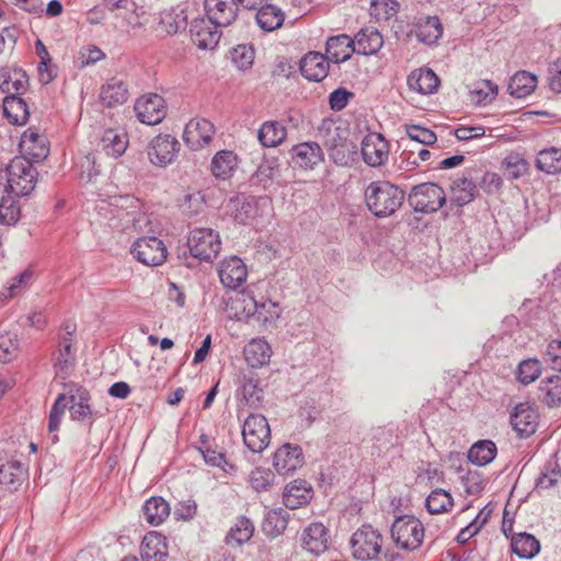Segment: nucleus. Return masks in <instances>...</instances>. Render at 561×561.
I'll use <instances>...</instances> for the list:
<instances>
[{
    "label": "nucleus",
    "mask_w": 561,
    "mask_h": 561,
    "mask_svg": "<svg viewBox=\"0 0 561 561\" xmlns=\"http://www.w3.org/2000/svg\"><path fill=\"white\" fill-rule=\"evenodd\" d=\"M404 199V191L389 181H374L365 190L366 206L377 218L394 215Z\"/></svg>",
    "instance_id": "obj_1"
},
{
    "label": "nucleus",
    "mask_w": 561,
    "mask_h": 561,
    "mask_svg": "<svg viewBox=\"0 0 561 561\" xmlns=\"http://www.w3.org/2000/svg\"><path fill=\"white\" fill-rule=\"evenodd\" d=\"M38 172L24 157H15L7 167V192L15 196L30 195L37 183Z\"/></svg>",
    "instance_id": "obj_2"
},
{
    "label": "nucleus",
    "mask_w": 561,
    "mask_h": 561,
    "mask_svg": "<svg viewBox=\"0 0 561 561\" xmlns=\"http://www.w3.org/2000/svg\"><path fill=\"white\" fill-rule=\"evenodd\" d=\"M383 537L371 525H363L350 539L352 557L357 561H377L382 553Z\"/></svg>",
    "instance_id": "obj_3"
},
{
    "label": "nucleus",
    "mask_w": 561,
    "mask_h": 561,
    "mask_svg": "<svg viewBox=\"0 0 561 561\" xmlns=\"http://www.w3.org/2000/svg\"><path fill=\"white\" fill-rule=\"evenodd\" d=\"M393 543L401 550L414 551L421 547L424 539V526L413 515L396 517L390 528Z\"/></svg>",
    "instance_id": "obj_4"
},
{
    "label": "nucleus",
    "mask_w": 561,
    "mask_h": 561,
    "mask_svg": "<svg viewBox=\"0 0 561 561\" xmlns=\"http://www.w3.org/2000/svg\"><path fill=\"white\" fill-rule=\"evenodd\" d=\"M408 202L415 213L431 214L445 204L446 195L439 185L422 183L411 190Z\"/></svg>",
    "instance_id": "obj_5"
},
{
    "label": "nucleus",
    "mask_w": 561,
    "mask_h": 561,
    "mask_svg": "<svg viewBox=\"0 0 561 561\" xmlns=\"http://www.w3.org/2000/svg\"><path fill=\"white\" fill-rule=\"evenodd\" d=\"M187 247L192 256L209 262L215 259L220 249L219 233L210 228H195L190 232Z\"/></svg>",
    "instance_id": "obj_6"
},
{
    "label": "nucleus",
    "mask_w": 561,
    "mask_h": 561,
    "mask_svg": "<svg viewBox=\"0 0 561 561\" xmlns=\"http://www.w3.org/2000/svg\"><path fill=\"white\" fill-rule=\"evenodd\" d=\"M325 135L323 145L327 148L330 158L341 165L347 164L353 160V154L356 153V146L348 141L347 130L334 124H329L325 127Z\"/></svg>",
    "instance_id": "obj_7"
},
{
    "label": "nucleus",
    "mask_w": 561,
    "mask_h": 561,
    "mask_svg": "<svg viewBox=\"0 0 561 561\" xmlns=\"http://www.w3.org/2000/svg\"><path fill=\"white\" fill-rule=\"evenodd\" d=\"M242 437L244 445L252 453L263 451L270 444L271 430L262 414H250L243 422Z\"/></svg>",
    "instance_id": "obj_8"
},
{
    "label": "nucleus",
    "mask_w": 561,
    "mask_h": 561,
    "mask_svg": "<svg viewBox=\"0 0 561 561\" xmlns=\"http://www.w3.org/2000/svg\"><path fill=\"white\" fill-rule=\"evenodd\" d=\"M134 257L148 266L161 265L167 260V248L157 237H141L131 245Z\"/></svg>",
    "instance_id": "obj_9"
},
{
    "label": "nucleus",
    "mask_w": 561,
    "mask_h": 561,
    "mask_svg": "<svg viewBox=\"0 0 561 561\" xmlns=\"http://www.w3.org/2000/svg\"><path fill=\"white\" fill-rule=\"evenodd\" d=\"M219 28L221 26L207 16L196 18L190 25V35L199 49H214L221 37Z\"/></svg>",
    "instance_id": "obj_10"
},
{
    "label": "nucleus",
    "mask_w": 561,
    "mask_h": 561,
    "mask_svg": "<svg viewBox=\"0 0 561 561\" xmlns=\"http://www.w3.org/2000/svg\"><path fill=\"white\" fill-rule=\"evenodd\" d=\"M360 152L366 164L381 167L388 160L389 144L381 134L368 133L362 140Z\"/></svg>",
    "instance_id": "obj_11"
},
{
    "label": "nucleus",
    "mask_w": 561,
    "mask_h": 561,
    "mask_svg": "<svg viewBox=\"0 0 561 561\" xmlns=\"http://www.w3.org/2000/svg\"><path fill=\"white\" fill-rule=\"evenodd\" d=\"M135 112L138 119L147 125H157L167 115L164 100L156 93L139 98L135 104Z\"/></svg>",
    "instance_id": "obj_12"
},
{
    "label": "nucleus",
    "mask_w": 561,
    "mask_h": 561,
    "mask_svg": "<svg viewBox=\"0 0 561 561\" xmlns=\"http://www.w3.org/2000/svg\"><path fill=\"white\" fill-rule=\"evenodd\" d=\"M8 454L0 450V488L8 492L16 491L27 477V471L18 460H7Z\"/></svg>",
    "instance_id": "obj_13"
},
{
    "label": "nucleus",
    "mask_w": 561,
    "mask_h": 561,
    "mask_svg": "<svg viewBox=\"0 0 561 561\" xmlns=\"http://www.w3.org/2000/svg\"><path fill=\"white\" fill-rule=\"evenodd\" d=\"M180 148L179 141L170 135L154 137L148 148V158L156 165H167L173 161Z\"/></svg>",
    "instance_id": "obj_14"
},
{
    "label": "nucleus",
    "mask_w": 561,
    "mask_h": 561,
    "mask_svg": "<svg viewBox=\"0 0 561 561\" xmlns=\"http://www.w3.org/2000/svg\"><path fill=\"white\" fill-rule=\"evenodd\" d=\"M290 158L295 167L312 170L324 160V153L318 142L305 141L291 147Z\"/></svg>",
    "instance_id": "obj_15"
},
{
    "label": "nucleus",
    "mask_w": 561,
    "mask_h": 561,
    "mask_svg": "<svg viewBox=\"0 0 561 561\" xmlns=\"http://www.w3.org/2000/svg\"><path fill=\"white\" fill-rule=\"evenodd\" d=\"M214 134L215 127L211 122L194 118L186 124L183 139L193 150H198L211 141Z\"/></svg>",
    "instance_id": "obj_16"
},
{
    "label": "nucleus",
    "mask_w": 561,
    "mask_h": 561,
    "mask_svg": "<svg viewBox=\"0 0 561 561\" xmlns=\"http://www.w3.org/2000/svg\"><path fill=\"white\" fill-rule=\"evenodd\" d=\"M237 0H205L204 9L206 16L221 27L231 25L238 16Z\"/></svg>",
    "instance_id": "obj_17"
},
{
    "label": "nucleus",
    "mask_w": 561,
    "mask_h": 561,
    "mask_svg": "<svg viewBox=\"0 0 561 561\" xmlns=\"http://www.w3.org/2000/svg\"><path fill=\"white\" fill-rule=\"evenodd\" d=\"M76 363V350L73 339L59 336L57 350L53 353V366L56 376L66 379L69 377Z\"/></svg>",
    "instance_id": "obj_18"
},
{
    "label": "nucleus",
    "mask_w": 561,
    "mask_h": 561,
    "mask_svg": "<svg viewBox=\"0 0 561 561\" xmlns=\"http://www.w3.org/2000/svg\"><path fill=\"white\" fill-rule=\"evenodd\" d=\"M304 463L302 450L298 445L285 444L273 457L275 470L283 476L294 473Z\"/></svg>",
    "instance_id": "obj_19"
},
{
    "label": "nucleus",
    "mask_w": 561,
    "mask_h": 561,
    "mask_svg": "<svg viewBox=\"0 0 561 561\" xmlns=\"http://www.w3.org/2000/svg\"><path fill=\"white\" fill-rule=\"evenodd\" d=\"M218 275L226 288L237 289L247 280L248 271L240 257L230 256L221 261Z\"/></svg>",
    "instance_id": "obj_20"
},
{
    "label": "nucleus",
    "mask_w": 561,
    "mask_h": 561,
    "mask_svg": "<svg viewBox=\"0 0 561 561\" xmlns=\"http://www.w3.org/2000/svg\"><path fill=\"white\" fill-rule=\"evenodd\" d=\"M538 413L527 402L519 403L511 413V424L520 437H529L538 426Z\"/></svg>",
    "instance_id": "obj_21"
},
{
    "label": "nucleus",
    "mask_w": 561,
    "mask_h": 561,
    "mask_svg": "<svg viewBox=\"0 0 561 561\" xmlns=\"http://www.w3.org/2000/svg\"><path fill=\"white\" fill-rule=\"evenodd\" d=\"M328 55L309 51L299 64L301 75L309 81L320 82L327 78L330 68Z\"/></svg>",
    "instance_id": "obj_22"
},
{
    "label": "nucleus",
    "mask_w": 561,
    "mask_h": 561,
    "mask_svg": "<svg viewBox=\"0 0 561 561\" xmlns=\"http://www.w3.org/2000/svg\"><path fill=\"white\" fill-rule=\"evenodd\" d=\"M302 548L312 554L323 553L330 543V534L322 523H311L301 535Z\"/></svg>",
    "instance_id": "obj_23"
},
{
    "label": "nucleus",
    "mask_w": 561,
    "mask_h": 561,
    "mask_svg": "<svg viewBox=\"0 0 561 561\" xmlns=\"http://www.w3.org/2000/svg\"><path fill=\"white\" fill-rule=\"evenodd\" d=\"M473 170H466L460 178H457L451 188V201L459 207L471 203L478 193Z\"/></svg>",
    "instance_id": "obj_24"
},
{
    "label": "nucleus",
    "mask_w": 561,
    "mask_h": 561,
    "mask_svg": "<svg viewBox=\"0 0 561 561\" xmlns=\"http://www.w3.org/2000/svg\"><path fill=\"white\" fill-rule=\"evenodd\" d=\"M140 556L142 561H167L165 537L157 531L147 533L141 541Z\"/></svg>",
    "instance_id": "obj_25"
},
{
    "label": "nucleus",
    "mask_w": 561,
    "mask_h": 561,
    "mask_svg": "<svg viewBox=\"0 0 561 561\" xmlns=\"http://www.w3.org/2000/svg\"><path fill=\"white\" fill-rule=\"evenodd\" d=\"M28 88V77L22 69L0 68V91L10 94H23Z\"/></svg>",
    "instance_id": "obj_26"
},
{
    "label": "nucleus",
    "mask_w": 561,
    "mask_h": 561,
    "mask_svg": "<svg viewBox=\"0 0 561 561\" xmlns=\"http://www.w3.org/2000/svg\"><path fill=\"white\" fill-rule=\"evenodd\" d=\"M325 53L330 61L341 64L348 60L355 53V43L346 34L331 36L327 41Z\"/></svg>",
    "instance_id": "obj_27"
},
{
    "label": "nucleus",
    "mask_w": 561,
    "mask_h": 561,
    "mask_svg": "<svg viewBox=\"0 0 561 561\" xmlns=\"http://www.w3.org/2000/svg\"><path fill=\"white\" fill-rule=\"evenodd\" d=\"M353 41L358 55H375L383 45L382 35L373 26L363 27Z\"/></svg>",
    "instance_id": "obj_28"
},
{
    "label": "nucleus",
    "mask_w": 561,
    "mask_h": 561,
    "mask_svg": "<svg viewBox=\"0 0 561 561\" xmlns=\"http://www.w3.org/2000/svg\"><path fill=\"white\" fill-rule=\"evenodd\" d=\"M408 85L410 90L421 94H432L437 91L439 79L433 70L420 68L409 75Z\"/></svg>",
    "instance_id": "obj_29"
},
{
    "label": "nucleus",
    "mask_w": 561,
    "mask_h": 561,
    "mask_svg": "<svg viewBox=\"0 0 561 561\" xmlns=\"http://www.w3.org/2000/svg\"><path fill=\"white\" fill-rule=\"evenodd\" d=\"M311 495V485L307 481L298 479L286 485L283 500L286 507L295 510L308 503Z\"/></svg>",
    "instance_id": "obj_30"
},
{
    "label": "nucleus",
    "mask_w": 561,
    "mask_h": 561,
    "mask_svg": "<svg viewBox=\"0 0 561 561\" xmlns=\"http://www.w3.org/2000/svg\"><path fill=\"white\" fill-rule=\"evenodd\" d=\"M128 99L127 85L123 80L111 78L102 85L100 101L106 107L124 104Z\"/></svg>",
    "instance_id": "obj_31"
},
{
    "label": "nucleus",
    "mask_w": 561,
    "mask_h": 561,
    "mask_svg": "<svg viewBox=\"0 0 561 561\" xmlns=\"http://www.w3.org/2000/svg\"><path fill=\"white\" fill-rule=\"evenodd\" d=\"M243 354L251 367L259 368L270 363L272 348L264 339H253L245 345Z\"/></svg>",
    "instance_id": "obj_32"
},
{
    "label": "nucleus",
    "mask_w": 561,
    "mask_h": 561,
    "mask_svg": "<svg viewBox=\"0 0 561 561\" xmlns=\"http://www.w3.org/2000/svg\"><path fill=\"white\" fill-rule=\"evenodd\" d=\"M22 94H10L3 99V114L13 125H24L28 117V106Z\"/></svg>",
    "instance_id": "obj_33"
},
{
    "label": "nucleus",
    "mask_w": 561,
    "mask_h": 561,
    "mask_svg": "<svg viewBox=\"0 0 561 561\" xmlns=\"http://www.w3.org/2000/svg\"><path fill=\"white\" fill-rule=\"evenodd\" d=\"M259 27L264 32H273L279 28L285 21V13L275 4H260L255 14Z\"/></svg>",
    "instance_id": "obj_34"
},
{
    "label": "nucleus",
    "mask_w": 561,
    "mask_h": 561,
    "mask_svg": "<svg viewBox=\"0 0 561 561\" xmlns=\"http://www.w3.org/2000/svg\"><path fill=\"white\" fill-rule=\"evenodd\" d=\"M20 146L25 153L36 161L45 159L49 153L45 136L39 135L32 129L24 131L21 137Z\"/></svg>",
    "instance_id": "obj_35"
},
{
    "label": "nucleus",
    "mask_w": 561,
    "mask_h": 561,
    "mask_svg": "<svg viewBox=\"0 0 561 561\" xmlns=\"http://www.w3.org/2000/svg\"><path fill=\"white\" fill-rule=\"evenodd\" d=\"M170 512V505L162 496H151L142 506L145 519L151 526L161 525L169 517Z\"/></svg>",
    "instance_id": "obj_36"
},
{
    "label": "nucleus",
    "mask_w": 561,
    "mask_h": 561,
    "mask_svg": "<svg viewBox=\"0 0 561 561\" xmlns=\"http://www.w3.org/2000/svg\"><path fill=\"white\" fill-rule=\"evenodd\" d=\"M259 379L252 374L243 375L239 381V394L251 408L257 409L263 403V389L259 386Z\"/></svg>",
    "instance_id": "obj_37"
},
{
    "label": "nucleus",
    "mask_w": 561,
    "mask_h": 561,
    "mask_svg": "<svg viewBox=\"0 0 561 561\" xmlns=\"http://www.w3.org/2000/svg\"><path fill=\"white\" fill-rule=\"evenodd\" d=\"M116 215L124 220L123 229L129 225L136 228L142 215L139 213V201L130 196H121L116 199Z\"/></svg>",
    "instance_id": "obj_38"
},
{
    "label": "nucleus",
    "mask_w": 561,
    "mask_h": 561,
    "mask_svg": "<svg viewBox=\"0 0 561 561\" xmlns=\"http://www.w3.org/2000/svg\"><path fill=\"white\" fill-rule=\"evenodd\" d=\"M538 397L547 407H558L561 403V376L543 378L538 387Z\"/></svg>",
    "instance_id": "obj_39"
},
{
    "label": "nucleus",
    "mask_w": 561,
    "mask_h": 561,
    "mask_svg": "<svg viewBox=\"0 0 561 561\" xmlns=\"http://www.w3.org/2000/svg\"><path fill=\"white\" fill-rule=\"evenodd\" d=\"M101 144L107 156L118 158L127 149V134L123 129H106L101 138Z\"/></svg>",
    "instance_id": "obj_40"
},
{
    "label": "nucleus",
    "mask_w": 561,
    "mask_h": 561,
    "mask_svg": "<svg viewBox=\"0 0 561 561\" xmlns=\"http://www.w3.org/2000/svg\"><path fill=\"white\" fill-rule=\"evenodd\" d=\"M443 35V25L437 16H426L421 19L415 28L416 38L426 44L436 43Z\"/></svg>",
    "instance_id": "obj_41"
},
{
    "label": "nucleus",
    "mask_w": 561,
    "mask_h": 561,
    "mask_svg": "<svg viewBox=\"0 0 561 561\" xmlns=\"http://www.w3.org/2000/svg\"><path fill=\"white\" fill-rule=\"evenodd\" d=\"M238 165V158L233 151L221 150L217 152L211 161V172L215 178L229 179Z\"/></svg>",
    "instance_id": "obj_42"
},
{
    "label": "nucleus",
    "mask_w": 561,
    "mask_h": 561,
    "mask_svg": "<svg viewBox=\"0 0 561 561\" xmlns=\"http://www.w3.org/2000/svg\"><path fill=\"white\" fill-rule=\"evenodd\" d=\"M512 551L522 559H531L540 551V542L527 533H520L512 537Z\"/></svg>",
    "instance_id": "obj_43"
},
{
    "label": "nucleus",
    "mask_w": 561,
    "mask_h": 561,
    "mask_svg": "<svg viewBox=\"0 0 561 561\" xmlns=\"http://www.w3.org/2000/svg\"><path fill=\"white\" fill-rule=\"evenodd\" d=\"M537 87V77L528 71H517L508 82L511 95L523 99L529 95Z\"/></svg>",
    "instance_id": "obj_44"
},
{
    "label": "nucleus",
    "mask_w": 561,
    "mask_h": 561,
    "mask_svg": "<svg viewBox=\"0 0 561 561\" xmlns=\"http://www.w3.org/2000/svg\"><path fill=\"white\" fill-rule=\"evenodd\" d=\"M286 128L274 121L262 124L257 131V138L264 147H276L286 138Z\"/></svg>",
    "instance_id": "obj_45"
},
{
    "label": "nucleus",
    "mask_w": 561,
    "mask_h": 561,
    "mask_svg": "<svg viewBox=\"0 0 561 561\" xmlns=\"http://www.w3.org/2000/svg\"><path fill=\"white\" fill-rule=\"evenodd\" d=\"M496 445L489 439L474 443L469 451L468 459L480 467L489 465L496 456Z\"/></svg>",
    "instance_id": "obj_46"
},
{
    "label": "nucleus",
    "mask_w": 561,
    "mask_h": 561,
    "mask_svg": "<svg viewBox=\"0 0 561 561\" xmlns=\"http://www.w3.org/2000/svg\"><path fill=\"white\" fill-rule=\"evenodd\" d=\"M89 401V392L82 387H78L76 393L70 396L72 420L82 422L92 417L93 413Z\"/></svg>",
    "instance_id": "obj_47"
},
{
    "label": "nucleus",
    "mask_w": 561,
    "mask_h": 561,
    "mask_svg": "<svg viewBox=\"0 0 561 561\" xmlns=\"http://www.w3.org/2000/svg\"><path fill=\"white\" fill-rule=\"evenodd\" d=\"M536 167L547 174L561 173V149L551 147L539 151Z\"/></svg>",
    "instance_id": "obj_48"
},
{
    "label": "nucleus",
    "mask_w": 561,
    "mask_h": 561,
    "mask_svg": "<svg viewBox=\"0 0 561 561\" xmlns=\"http://www.w3.org/2000/svg\"><path fill=\"white\" fill-rule=\"evenodd\" d=\"M160 28L167 35H174L185 30L187 25L186 15L182 10L165 11L160 16Z\"/></svg>",
    "instance_id": "obj_49"
},
{
    "label": "nucleus",
    "mask_w": 561,
    "mask_h": 561,
    "mask_svg": "<svg viewBox=\"0 0 561 561\" xmlns=\"http://www.w3.org/2000/svg\"><path fill=\"white\" fill-rule=\"evenodd\" d=\"M253 533V523L249 518L242 516L227 534L226 542L228 545L236 543L237 546H241L252 538Z\"/></svg>",
    "instance_id": "obj_50"
},
{
    "label": "nucleus",
    "mask_w": 561,
    "mask_h": 561,
    "mask_svg": "<svg viewBox=\"0 0 561 561\" xmlns=\"http://www.w3.org/2000/svg\"><path fill=\"white\" fill-rule=\"evenodd\" d=\"M425 504L431 514H442L450 511L454 501L450 493L443 489H436L428 494Z\"/></svg>",
    "instance_id": "obj_51"
},
{
    "label": "nucleus",
    "mask_w": 561,
    "mask_h": 561,
    "mask_svg": "<svg viewBox=\"0 0 561 561\" xmlns=\"http://www.w3.org/2000/svg\"><path fill=\"white\" fill-rule=\"evenodd\" d=\"M21 208L12 196H3L0 201V222L3 225H14L19 221Z\"/></svg>",
    "instance_id": "obj_52"
},
{
    "label": "nucleus",
    "mask_w": 561,
    "mask_h": 561,
    "mask_svg": "<svg viewBox=\"0 0 561 561\" xmlns=\"http://www.w3.org/2000/svg\"><path fill=\"white\" fill-rule=\"evenodd\" d=\"M541 374V364L536 358L524 359L517 368V380L523 385L534 382Z\"/></svg>",
    "instance_id": "obj_53"
},
{
    "label": "nucleus",
    "mask_w": 561,
    "mask_h": 561,
    "mask_svg": "<svg viewBox=\"0 0 561 561\" xmlns=\"http://www.w3.org/2000/svg\"><path fill=\"white\" fill-rule=\"evenodd\" d=\"M561 479V469L558 463L549 462L547 463L539 477L536 480V489L537 490H549L553 488Z\"/></svg>",
    "instance_id": "obj_54"
},
{
    "label": "nucleus",
    "mask_w": 561,
    "mask_h": 561,
    "mask_svg": "<svg viewBox=\"0 0 561 561\" xmlns=\"http://www.w3.org/2000/svg\"><path fill=\"white\" fill-rule=\"evenodd\" d=\"M398 9L397 0H371L369 10L375 19L387 21L398 12Z\"/></svg>",
    "instance_id": "obj_55"
},
{
    "label": "nucleus",
    "mask_w": 561,
    "mask_h": 561,
    "mask_svg": "<svg viewBox=\"0 0 561 561\" xmlns=\"http://www.w3.org/2000/svg\"><path fill=\"white\" fill-rule=\"evenodd\" d=\"M19 352V340L16 334L5 332L0 334V362H11Z\"/></svg>",
    "instance_id": "obj_56"
},
{
    "label": "nucleus",
    "mask_w": 561,
    "mask_h": 561,
    "mask_svg": "<svg viewBox=\"0 0 561 561\" xmlns=\"http://www.w3.org/2000/svg\"><path fill=\"white\" fill-rule=\"evenodd\" d=\"M254 49L250 45H238L231 51L232 62L240 69H250L254 61Z\"/></svg>",
    "instance_id": "obj_57"
},
{
    "label": "nucleus",
    "mask_w": 561,
    "mask_h": 561,
    "mask_svg": "<svg viewBox=\"0 0 561 561\" xmlns=\"http://www.w3.org/2000/svg\"><path fill=\"white\" fill-rule=\"evenodd\" d=\"M35 50L41 59L38 66L41 81L44 83H49L54 79V75L48 67L51 61L50 55L41 39L35 42Z\"/></svg>",
    "instance_id": "obj_58"
},
{
    "label": "nucleus",
    "mask_w": 561,
    "mask_h": 561,
    "mask_svg": "<svg viewBox=\"0 0 561 561\" xmlns=\"http://www.w3.org/2000/svg\"><path fill=\"white\" fill-rule=\"evenodd\" d=\"M280 316V308L277 302L271 299L262 298L260 300L255 317L257 321L263 323L276 321Z\"/></svg>",
    "instance_id": "obj_59"
},
{
    "label": "nucleus",
    "mask_w": 561,
    "mask_h": 561,
    "mask_svg": "<svg viewBox=\"0 0 561 561\" xmlns=\"http://www.w3.org/2000/svg\"><path fill=\"white\" fill-rule=\"evenodd\" d=\"M497 85L494 82L490 80H482L474 84V88L470 93L477 103H482L493 100L497 94Z\"/></svg>",
    "instance_id": "obj_60"
},
{
    "label": "nucleus",
    "mask_w": 561,
    "mask_h": 561,
    "mask_svg": "<svg viewBox=\"0 0 561 561\" xmlns=\"http://www.w3.org/2000/svg\"><path fill=\"white\" fill-rule=\"evenodd\" d=\"M249 482L256 492L267 490L274 482V473L271 470L255 468L249 476Z\"/></svg>",
    "instance_id": "obj_61"
},
{
    "label": "nucleus",
    "mask_w": 561,
    "mask_h": 561,
    "mask_svg": "<svg viewBox=\"0 0 561 561\" xmlns=\"http://www.w3.org/2000/svg\"><path fill=\"white\" fill-rule=\"evenodd\" d=\"M67 405V397L59 394L53 404L48 416V431L55 433L59 430L61 417Z\"/></svg>",
    "instance_id": "obj_62"
},
{
    "label": "nucleus",
    "mask_w": 561,
    "mask_h": 561,
    "mask_svg": "<svg viewBox=\"0 0 561 561\" xmlns=\"http://www.w3.org/2000/svg\"><path fill=\"white\" fill-rule=\"evenodd\" d=\"M236 310L240 311L245 318L255 317L260 300H256L250 293H242L234 300Z\"/></svg>",
    "instance_id": "obj_63"
},
{
    "label": "nucleus",
    "mask_w": 561,
    "mask_h": 561,
    "mask_svg": "<svg viewBox=\"0 0 561 561\" xmlns=\"http://www.w3.org/2000/svg\"><path fill=\"white\" fill-rule=\"evenodd\" d=\"M546 363L557 371H561V340H552L545 352Z\"/></svg>",
    "instance_id": "obj_64"
}]
</instances>
